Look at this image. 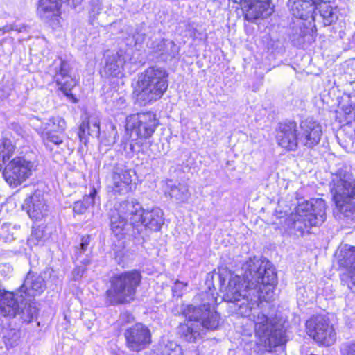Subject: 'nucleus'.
<instances>
[{"instance_id": "26", "label": "nucleus", "mask_w": 355, "mask_h": 355, "mask_svg": "<svg viewBox=\"0 0 355 355\" xmlns=\"http://www.w3.org/2000/svg\"><path fill=\"white\" fill-rule=\"evenodd\" d=\"M98 137L100 135V121L97 117L90 116L87 121L82 122L79 127L78 136L80 141L86 138V135Z\"/></svg>"}, {"instance_id": "4", "label": "nucleus", "mask_w": 355, "mask_h": 355, "mask_svg": "<svg viewBox=\"0 0 355 355\" xmlns=\"http://www.w3.org/2000/svg\"><path fill=\"white\" fill-rule=\"evenodd\" d=\"M326 219V204L323 199L303 201L295 208V212L286 218V230L290 234L303 236L313 226H318Z\"/></svg>"}, {"instance_id": "3", "label": "nucleus", "mask_w": 355, "mask_h": 355, "mask_svg": "<svg viewBox=\"0 0 355 355\" xmlns=\"http://www.w3.org/2000/svg\"><path fill=\"white\" fill-rule=\"evenodd\" d=\"M300 128L298 132L297 123L293 121L281 123L277 136L279 145L288 150H295L298 143L308 148L319 144L322 131L317 121L306 119L300 123Z\"/></svg>"}, {"instance_id": "15", "label": "nucleus", "mask_w": 355, "mask_h": 355, "mask_svg": "<svg viewBox=\"0 0 355 355\" xmlns=\"http://www.w3.org/2000/svg\"><path fill=\"white\" fill-rule=\"evenodd\" d=\"M110 227L112 232L119 239L128 235L137 238L141 234L142 226L130 223L116 209L110 216Z\"/></svg>"}, {"instance_id": "19", "label": "nucleus", "mask_w": 355, "mask_h": 355, "mask_svg": "<svg viewBox=\"0 0 355 355\" xmlns=\"http://www.w3.org/2000/svg\"><path fill=\"white\" fill-rule=\"evenodd\" d=\"M125 62V55L121 51L107 54L105 66L102 71L103 76L107 78L121 77Z\"/></svg>"}, {"instance_id": "33", "label": "nucleus", "mask_w": 355, "mask_h": 355, "mask_svg": "<svg viewBox=\"0 0 355 355\" xmlns=\"http://www.w3.org/2000/svg\"><path fill=\"white\" fill-rule=\"evenodd\" d=\"M3 333L4 343L8 347H13L18 345L20 332L15 329H5Z\"/></svg>"}, {"instance_id": "10", "label": "nucleus", "mask_w": 355, "mask_h": 355, "mask_svg": "<svg viewBox=\"0 0 355 355\" xmlns=\"http://www.w3.org/2000/svg\"><path fill=\"white\" fill-rule=\"evenodd\" d=\"M48 73L60 86L59 89L73 103H76L77 100L71 94V89L76 86V81L71 75L69 64L61 59L55 60L49 67Z\"/></svg>"}, {"instance_id": "16", "label": "nucleus", "mask_w": 355, "mask_h": 355, "mask_svg": "<svg viewBox=\"0 0 355 355\" xmlns=\"http://www.w3.org/2000/svg\"><path fill=\"white\" fill-rule=\"evenodd\" d=\"M0 295V314L10 318L19 313V309L25 303V296L18 289L15 292L6 291Z\"/></svg>"}, {"instance_id": "37", "label": "nucleus", "mask_w": 355, "mask_h": 355, "mask_svg": "<svg viewBox=\"0 0 355 355\" xmlns=\"http://www.w3.org/2000/svg\"><path fill=\"white\" fill-rule=\"evenodd\" d=\"M341 355H355V343L352 341L346 342L340 347Z\"/></svg>"}, {"instance_id": "14", "label": "nucleus", "mask_w": 355, "mask_h": 355, "mask_svg": "<svg viewBox=\"0 0 355 355\" xmlns=\"http://www.w3.org/2000/svg\"><path fill=\"white\" fill-rule=\"evenodd\" d=\"M130 171L122 163H116L112 169L109 187L114 193L123 195L131 189Z\"/></svg>"}, {"instance_id": "39", "label": "nucleus", "mask_w": 355, "mask_h": 355, "mask_svg": "<svg viewBox=\"0 0 355 355\" xmlns=\"http://www.w3.org/2000/svg\"><path fill=\"white\" fill-rule=\"evenodd\" d=\"M86 271V268L83 266H76L72 271L71 275L72 279L74 281L79 280L84 275Z\"/></svg>"}, {"instance_id": "42", "label": "nucleus", "mask_w": 355, "mask_h": 355, "mask_svg": "<svg viewBox=\"0 0 355 355\" xmlns=\"http://www.w3.org/2000/svg\"><path fill=\"white\" fill-rule=\"evenodd\" d=\"M112 131H113V136L112 137H110V139L107 140V145H111V144H113L116 142V128L114 125L112 126Z\"/></svg>"}, {"instance_id": "17", "label": "nucleus", "mask_w": 355, "mask_h": 355, "mask_svg": "<svg viewBox=\"0 0 355 355\" xmlns=\"http://www.w3.org/2000/svg\"><path fill=\"white\" fill-rule=\"evenodd\" d=\"M29 217L33 220H41L47 215V205L40 192H35L26 198L23 205Z\"/></svg>"}, {"instance_id": "22", "label": "nucleus", "mask_w": 355, "mask_h": 355, "mask_svg": "<svg viewBox=\"0 0 355 355\" xmlns=\"http://www.w3.org/2000/svg\"><path fill=\"white\" fill-rule=\"evenodd\" d=\"M164 223L163 212L156 207L151 210L144 209L142 213V220L139 225L142 226V230L144 227H147L153 231H159Z\"/></svg>"}, {"instance_id": "47", "label": "nucleus", "mask_w": 355, "mask_h": 355, "mask_svg": "<svg viewBox=\"0 0 355 355\" xmlns=\"http://www.w3.org/2000/svg\"><path fill=\"white\" fill-rule=\"evenodd\" d=\"M173 313H174L175 315H178V314L180 313V311H175L174 309L173 310Z\"/></svg>"}, {"instance_id": "2", "label": "nucleus", "mask_w": 355, "mask_h": 355, "mask_svg": "<svg viewBox=\"0 0 355 355\" xmlns=\"http://www.w3.org/2000/svg\"><path fill=\"white\" fill-rule=\"evenodd\" d=\"M211 302H205L199 306H181V313L188 320V322L180 324L178 334L180 338L188 343H196L202 338L204 329L215 330L219 325V315L211 306Z\"/></svg>"}, {"instance_id": "32", "label": "nucleus", "mask_w": 355, "mask_h": 355, "mask_svg": "<svg viewBox=\"0 0 355 355\" xmlns=\"http://www.w3.org/2000/svg\"><path fill=\"white\" fill-rule=\"evenodd\" d=\"M48 131L64 133L67 124L64 119L60 116H52L49 118L46 124Z\"/></svg>"}, {"instance_id": "7", "label": "nucleus", "mask_w": 355, "mask_h": 355, "mask_svg": "<svg viewBox=\"0 0 355 355\" xmlns=\"http://www.w3.org/2000/svg\"><path fill=\"white\" fill-rule=\"evenodd\" d=\"M331 193L338 211L345 217L353 216L355 211V180L352 174L343 169L334 174Z\"/></svg>"}, {"instance_id": "12", "label": "nucleus", "mask_w": 355, "mask_h": 355, "mask_svg": "<svg viewBox=\"0 0 355 355\" xmlns=\"http://www.w3.org/2000/svg\"><path fill=\"white\" fill-rule=\"evenodd\" d=\"M338 264L345 268L346 271L340 275L342 284L352 290L355 286V247L344 244L336 254Z\"/></svg>"}, {"instance_id": "36", "label": "nucleus", "mask_w": 355, "mask_h": 355, "mask_svg": "<svg viewBox=\"0 0 355 355\" xmlns=\"http://www.w3.org/2000/svg\"><path fill=\"white\" fill-rule=\"evenodd\" d=\"M143 24L137 26L132 34V40L130 44H134V45H136L137 44H141L144 41L146 34L143 32Z\"/></svg>"}, {"instance_id": "25", "label": "nucleus", "mask_w": 355, "mask_h": 355, "mask_svg": "<svg viewBox=\"0 0 355 355\" xmlns=\"http://www.w3.org/2000/svg\"><path fill=\"white\" fill-rule=\"evenodd\" d=\"M315 9L318 10L320 16L322 19V23L325 26L331 25L338 19L336 8L331 4L330 0L315 3Z\"/></svg>"}, {"instance_id": "41", "label": "nucleus", "mask_w": 355, "mask_h": 355, "mask_svg": "<svg viewBox=\"0 0 355 355\" xmlns=\"http://www.w3.org/2000/svg\"><path fill=\"white\" fill-rule=\"evenodd\" d=\"M62 3H66L68 6L76 8L77 6L80 5L83 0H62Z\"/></svg>"}, {"instance_id": "24", "label": "nucleus", "mask_w": 355, "mask_h": 355, "mask_svg": "<svg viewBox=\"0 0 355 355\" xmlns=\"http://www.w3.org/2000/svg\"><path fill=\"white\" fill-rule=\"evenodd\" d=\"M312 0H288V6L292 15L299 19H304L314 10Z\"/></svg>"}, {"instance_id": "8", "label": "nucleus", "mask_w": 355, "mask_h": 355, "mask_svg": "<svg viewBox=\"0 0 355 355\" xmlns=\"http://www.w3.org/2000/svg\"><path fill=\"white\" fill-rule=\"evenodd\" d=\"M307 334L320 345L331 346L336 340L333 327L322 315L311 317L306 323Z\"/></svg>"}, {"instance_id": "30", "label": "nucleus", "mask_w": 355, "mask_h": 355, "mask_svg": "<svg viewBox=\"0 0 355 355\" xmlns=\"http://www.w3.org/2000/svg\"><path fill=\"white\" fill-rule=\"evenodd\" d=\"M97 191L93 188L89 195L84 196L83 200L77 201L73 205V211L78 214H82L86 211L88 207L94 204V198Z\"/></svg>"}, {"instance_id": "46", "label": "nucleus", "mask_w": 355, "mask_h": 355, "mask_svg": "<svg viewBox=\"0 0 355 355\" xmlns=\"http://www.w3.org/2000/svg\"><path fill=\"white\" fill-rule=\"evenodd\" d=\"M7 291H5V290H2L0 288V295H3V293H6Z\"/></svg>"}, {"instance_id": "6", "label": "nucleus", "mask_w": 355, "mask_h": 355, "mask_svg": "<svg viewBox=\"0 0 355 355\" xmlns=\"http://www.w3.org/2000/svg\"><path fill=\"white\" fill-rule=\"evenodd\" d=\"M141 282V273L137 270L114 275L110 279V286L105 293L106 303L116 306L132 302Z\"/></svg>"}, {"instance_id": "44", "label": "nucleus", "mask_w": 355, "mask_h": 355, "mask_svg": "<svg viewBox=\"0 0 355 355\" xmlns=\"http://www.w3.org/2000/svg\"><path fill=\"white\" fill-rule=\"evenodd\" d=\"M80 263L83 267L89 265L91 263L90 257L87 254L85 257L80 259Z\"/></svg>"}, {"instance_id": "20", "label": "nucleus", "mask_w": 355, "mask_h": 355, "mask_svg": "<svg viewBox=\"0 0 355 355\" xmlns=\"http://www.w3.org/2000/svg\"><path fill=\"white\" fill-rule=\"evenodd\" d=\"M46 288V284L42 276L29 272L19 290L25 297H34L43 293Z\"/></svg>"}, {"instance_id": "31", "label": "nucleus", "mask_w": 355, "mask_h": 355, "mask_svg": "<svg viewBox=\"0 0 355 355\" xmlns=\"http://www.w3.org/2000/svg\"><path fill=\"white\" fill-rule=\"evenodd\" d=\"M169 195L171 198H174L180 202H184L189 199L190 193L186 185L179 184L178 185L171 187Z\"/></svg>"}, {"instance_id": "34", "label": "nucleus", "mask_w": 355, "mask_h": 355, "mask_svg": "<svg viewBox=\"0 0 355 355\" xmlns=\"http://www.w3.org/2000/svg\"><path fill=\"white\" fill-rule=\"evenodd\" d=\"M45 144L46 146L51 147V144L60 146L63 144L64 133H60L55 131H47L45 133Z\"/></svg>"}, {"instance_id": "5", "label": "nucleus", "mask_w": 355, "mask_h": 355, "mask_svg": "<svg viewBox=\"0 0 355 355\" xmlns=\"http://www.w3.org/2000/svg\"><path fill=\"white\" fill-rule=\"evenodd\" d=\"M168 86L166 71L161 67H152L138 76L133 94L139 105H146L159 99Z\"/></svg>"}, {"instance_id": "11", "label": "nucleus", "mask_w": 355, "mask_h": 355, "mask_svg": "<svg viewBox=\"0 0 355 355\" xmlns=\"http://www.w3.org/2000/svg\"><path fill=\"white\" fill-rule=\"evenodd\" d=\"M159 124L156 114L153 112L138 113L127 119V129L141 138L148 139L152 137Z\"/></svg>"}, {"instance_id": "29", "label": "nucleus", "mask_w": 355, "mask_h": 355, "mask_svg": "<svg viewBox=\"0 0 355 355\" xmlns=\"http://www.w3.org/2000/svg\"><path fill=\"white\" fill-rule=\"evenodd\" d=\"M310 29L302 21H297L292 28L291 40L295 45H300L304 42V37L309 34Z\"/></svg>"}, {"instance_id": "40", "label": "nucleus", "mask_w": 355, "mask_h": 355, "mask_svg": "<svg viewBox=\"0 0 355 355\" xmlns=\"http://www.w3.org/2000/svg\"><path fill=\"white\" fill-rule=\"evenodd\" d=\"M132 319V315L128 313H123L120 315L119 322L123 323L124 322H130V320Z\"/></svg>"}, {"instance_id": "23", "label": "nucleus", "mask_w": 355, "mask_h": 355, "mask_svg": "<svg viewBox=\"0 0 355 355\" xmlns=\"http://www.w3.org/2000/svg\"><path fill=\"white\" fill-rule=\"evenodd\" d=\"M62 0H40L37 14L44 20H48L60 13Z\"/></svg>"}, {"instance_id": "45", "label": "nucleus", "mask_w": 355, "mask_h": 355, "mask_svg": "<svg viewBox=\"0 0 355 355\" xmlns=\"http://www.w3.org/2000/svg\"><path fill=\"white\" fill-rule=\"evenodd\" d=\"M26 29H27V26H23L22 27H20L19 28H16L15 30L17 31L18 32H23V31H26Z\"/></svg>"}, {"instance_id": "38", "label": "nucleus", "mask_w": 355, "mask_h": 355, "mask_svg": "<svg viewBox=\"0 0 355 355\" xmlns=\"http://www.w3.org/2000/svg\"><path fill=\"white\" fill-rule=\"evenodd\" d=\"M343 315L348 324L352 325V323L353 322V316L354 315L353 306H349L347 304V307L343 311Z\"/></svg>"}, {"instance_id": "21", "label": "nucleus", "mask_w": 355, "mask_h": 355, "mask_svg": "<svg viewBox=\"0 0 355 355\" xmlns=\"http://www.w3.org/2000/svg\"><path fill=\"white\" fill-rule=\"evenodd\" d=\"M150 47L154 53L165 61L175 58L180 52V47L173 41L168 39L155 40Z\"/></svg>"}, {"instance_id": "1", "label": "nucleus", "mask_w": 355, "mask_h": 355, "mask_svg": "<svg viewBox=\"0 0 355 355\" xmlns=\"http://www.w3.org/2000/svg\"><path fill=\"white\" fill-rule=\"evenodd\" d=\"M242 270L243 283H241L239 276H231L223 300L234 304L241 315L250 317L254 323L259 343L271 352L286 342L281 320L277 316L270 315L266 307L268 304L262 303L274 298L277 283L275 268L266 259L254 257L243 265Z\"/></svg>"}, {"instance_id": "9", "label": "nucleus", "mask_w": 355, "mask_h": 355, "mask_svg": "<svg viewBox=\"0 0 355 355\" xmlns=\"http://www.w3.org/2000/svg\"><path fill=\"white\" fill-rule=\"evenodd\" d=\"M34 163L24 157H18L11 160L5 167L3 176L12 187H17L32 175Z\"/></svg>"}, {"instance_id": "13", "label": "nucleus", "mask_w": 355, "mask_h": 355, "mask_svg": "<svg viewBox=\"0 0 355 355\" xmlns=\"http://www.w3.org/2000/svg\"><path fill=\"white\" fill-rule=\"evenodd\" d=\"M124 336L127 347L133 352H139L151 343L150 331L141 323H137L128 329Z\"/></svg>"}, {"instance_id": "18", "label": "nucleus", "mask_w": 355, "mask_h": 355, "mask_svg": "<svg viewBox=\"0 0 355 355\" xmlns=\"http://www.w3.org/2000/svg\"><path fill=\"white\" fill-rule=\"evenodd\" d=\"M114 208H116L117 211H119V214H121L130 223L136 226L137 224L139 225L140 221L142 220L144 209L136 200L123 201L116 204Z\"/></svg>"}, {"instance_id": "28", "label": "nucleus", "mask_w": 355, "mask_h": 355, "mask_svg": "<svg viewBox=\"0 0 355 355\" xmlns=\"http://www.w3.org/2000/svg\"><path fill=\"white\" fill-rule=\"evenodd\" d=\"M19 309V313H17V315H20V318L24 322L28 323L31 322L37 314V308L35 302H31V300L26 297L25 303L21 304Z\"/></svg>"}, {"instance_id": "27", "label": "nucleus", "mask_w": 355, "mask_h": 355, "mask_svg": "<svg viewBox=\"0 0 355 355\" xmlns=\"http://www.w3.org/2000/svg\"><path fill=\"white\" fill-rule=\"evenodd\" d=\"M182 355V349L175 342L163 340L153 349V355Z\"/></svg>"}, {"instance_id": "43", "label": "nucleus", "mask_w": 355, "mask_h": 355, "mask_svg": "<svg viewBox=\"0 0 355 355\" xmlns=\"http://www.w3.org/2000/svg\"><path fill=\"white\" fill-rule=\"evenodd\" d=\"M42 232L39 230H33L31 236L32 239H35L36 240L39 241L42 237Z\"/></svg>"}, {"instance_id": "35", "label": "nucleus", "mask_w": 355, "mask_h": 355, "mask_svg": "<svg viewBox=\"0 0 355 355\" xmlns=\"http://www.w3.org/2000/svg\"><path fill=\"white\" fill-rule=\"evenodd\" d=\"M91 242V236L89 235L83 236L79 246H76L75 249L74 256L76 259L81 258L82 255L87 251H91L89 246Z\"/></svg>"}]
</instances>
